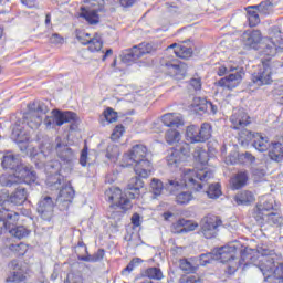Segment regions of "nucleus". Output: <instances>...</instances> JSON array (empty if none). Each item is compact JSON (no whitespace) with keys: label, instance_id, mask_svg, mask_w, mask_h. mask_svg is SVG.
<instances>
[{"label":"nucleus","instance_id":"nucleus-1","mask_svg":"<svg viewBox=\"0 0 283 283\" xmlns=\"http://www.w3.org/2000/svg\"><path fill=\"white\" fill-rule=\"evenodd\" d=\"M275 35L269 40V43L263 50L264 56L262 61V65L259 67L258 72L252 74V83L258 87H262V85H271L273 83V71L271 70V65L269 61H271V56H281L283 59V38L282 31L280 29H274Z\"/></svg>","mask_w":283,"mask_h":283},{"label":"nucleus","instance_id":"nucleus-2","mask_svg":"<svg viewBox=\"0 0 283 283\" xmlns=\"http://www.w3.org/2000/svg\"><path fill=\"white\" fill-rule=\"evenodd\" d=\"M211 178H213V171L207 168H184L180 169V178L169 179L166 188L170 193H176V191L184 189V187L193 191H202V182H209Z\"/></svg>","mask_w":283,"mask_h":283},{"label":"nucleus","instance_id":"nucleus-3","mask_svg":"<svg viewBox=\"0 0 283 283\" xmlns=\"http://www.w3.org/2000/svg\"><path fill=\"white\" fill-rule=\"evenodd\" d=\"M144 185L140 178L134 177L129 180L125 193L118 187H111L105 191V199L112 202L111 207H118L122 211H129L132 209V200L139 198L140 189H143Z\"/></svg>","mask_w":283,"mask_h":283},{"label":"nucleus","instance_id":"nucleus-4","mask_svg":"<svg viewBox=\"0 0 283 283\" xmlns=\"http://www.w3.org/2000/svg\"><path fill=\"white\" fill-rule=\"evenodd\" d=\"M122 167H134L136 176L149 178L151 176V161L147 159V147L136 144L132 149L123 155Z\"/></svg>","mask_w":283,"mask_h":283},{"label":"nucleus","instance_id":"nucleus-5","mask_svg":"<svg viewBox=\"0 0 283 283\" xmlns=\"http://www.w3.org/2000/svg\"><path fill=\"white\" fill-rule=\"evenodd\" d=\"M256 251L261 255L259 269L265 279L274 277L279 283H283V263L277 262L280 255L265 245L258 247Z\"/></svg>","mask_w":283,"mask_h":283},{"label":"nucleus","instance_id":"nucleus-6","mask_svg":"<svg viewBox=\"0 0 283 283\" xmlns=\"http://www.w3.org/2000/svg\"><path fill=\"white\" fill-rule=\"evenodd\" d=\"M21 214L19 212L12 211L10 209L0 208V235L3 233H11L14 238L19 240L28 238L30 235V230L25 227L19 224V219Z\"/></svg>","mask_w":283,"mask_h":283},{"label":"nucleus","instance_id":"nucleus-7","mask_svg":"<svg viewBox=\"0 0 283 283\" xmlns=\"http://www.w3.org/2000/svg\"><path fill=\"white\" fill-rule=\"evenodd\" d=\"M50 112L48 102L35 99L27 105V112L23 114V120L31 129H39L43 123V116Z\"/></svg>","mask_w":283,"mask_h":283},{"label":"nucleus","instance_id":"nucleus-8","mask_svg":"<svg viewBox=\"0 0 283 283\" xmlns=\"http://www.w3.org/2000/svg\"><path fill=\"white\" fill-rule=\"evenodd\" d=\"M235 245H224L214 251L216 260H220L222 264H228L227 273L229 275H233L240 269V264H242L240 259L235 258Z\"/></svg>","mask_w":283,"mask_h":283},{"label":"nucleus","instance_id":"nucleus-9","mask_svg":"<svg viewBox=\"0 0 283 283\" xmlns=\"http://www.w3.org/2000/svg\"><path fill=\"white\" fill-rule=\"evenodd\" d=\"M11 180L3 181L4 177H1L6 187H12L14 184L34 185L36 182V172L32 170V167H28L23 164L15 167L13 176H9Z\"/></svg>","mask_w":283,"mask_h":283},{"label":"nucleus","instance_id":"nucleus-10","mask_svg":"<svg viewBox=\"0 0 283 283\" xmlns=\"http://www.w3.org/2000/svg\"><path fill=\"white\" fill-rule=\"evenodd\" d=\"M186 138L189 143H207L211 138V124L203 123L201 127L196 125L188 126Z\"/></svg>","mask_w":283,"mask_h":283},{"label":"nucleus","instance_id":"nucleus-11","mask_svg":"<svg viewBox=\"0 0 283 283\" xmlns=\"http://www.w3.org/2000/svg\"><path fill=\"white\" fill-rule=\"evenodd\" d=\"M222 227V220L218 216L208 214L200 222V233L207 240L218 237V229Z\"/></svg>","mask_w":283,"mask_h":283},{"label":"nucleus","instance_id":"nucleus-12","mask_svg":"<svg viewBox=\"0 0 283 283\" xmlns=\"http://www.w3.org/2000/svg\"><path fill=\"white\" fill-rule=\"evenodd\" d=\"M76 40L82 45H87L90 52H101L103 49V39L98 33L92 34L85 31H76Z\"/></svg>","mask_w":283,"mask_h":283},{"label":"nucleus","instance_id":"nucleus-13","mask_svg":"<svg viewBox=\"0 0 283 283\" xmlns=\"http://www.w3.org/2000/svg\"><path fill=\"white\" fill-rule=\"evenodd\" d=\"M25 200H28V190L25 188H17L11 195L6 189L0 190V207H3L8 201L17 207H21Z\"/></svg>","mask_w":283,"mask_h":283},{"label":"nucleus","instance_id":"nucleus-14","mask_svg":"<svg viewBox=\"0 0 283 283\" xmlns=\"http://www.w3.org/2000/svg\"><path fill=\"white\" fill-rule=\"evenodd\" d=\"M53 116L46 117L44 119V125L46 129H54L55 127H61L65 125V123H70L72 120V112H61L59 109H54L52 112Z\"/></svg>","mask_w":283,"mask_h":283},{"label":"nucleus","instance_id":"nucleus-15","mask_svg":"<svg viewBox=\"0 0 283 283\" xmlns=\"http://www.w3.org/2000/svg\"><path fill=\"white\" fill-rule=\"evenodd\" d=\"M151 52H154V45H151V43L143 42L133 46L130 50H127L123 55V61H137V59H142L145 54H151Z\"/></svg>","mask_w":283,"mask_h":283},{"label":"nucleus","instance_id":"nucleus-16","mask_svg":"<svg viewBox=\"0 0 283 283\" xmlns=\"http://www.w3.org/2000/svg\"><path fill=\"white\" fill-rule=\"evenodd\" d=\"M160 64L161 67H165L169 76H172L174 78L180 81L184 76L187 75V64L179 62L178 60H174L170 62H166L165 60H163Z\"/></svg>","mask_w":283,"mask_h":283},{"label":"nucleus","instance_id":"nucleus-17","mask_svg":"<svg viewBox=\"0 0 283 283\" xmlns=\"http://www.w3.org/2000/svg\"><path fill=\"white\" fill-rule=\"evenodd\" d=\"M88 3L90 6L81 8V10H83L81 17H83L91 25H96V23L101 21L98 12H103V8H101L96 0H91Z\"/></svg>","mask_w":283,"mask_h":283},{"label":"nucleus","instance_id":"nucleus-18","mask_svg":"<svg viewBox=\"0 0 283 283\" xmlns=\"http://www.w3.org/2000/svg\"><path fill=\"white\" fill-rule=\"evenodd\" d=\"M10 271H13L11 275H9L6 280L7 283H20L25 282L28 280V276L25 275V271H23V268L19 265V261L13 260L9 263Z\"/></svg>","mask_w":283,"mask_h":283},{"label":"nucleus","instance_id":"nucleus-19","mask_svg":"<svg viewBox=\"0 0 283 283\" xmlns=\"http://www.w3.org/2000/svg\"><path fill=\"white\" fill-rule=\"evenodd\" d=\"M242 76L244 73L238 71L237 73H231L229 76H226L217 82L219 87H224L226 90H235L240 83H242Z\"/></svg>","mask_w":283,"mask_h":283},{"label":"nucleus","instance_id":"nucleus-20","mask_svg":"<svg viewBox=\"0 0 283 283\" xmlns=\"http://www.w3.org/2000/svg\"><path fill=\"white\" fill-rule=\"evenodd\" d=\"M230 123H232L233 129H242V127L251 124V117H249L244 109H235L230 117Z\"/></svg>","mask_w":283,"mask_h":283},{"label":"nucleus","instance_id":"nucleus-21","mask_svg":"<svg viewBox=\"0 0 283 283\" xmlns=\"http://www.w3.org/2000/svg\"><path fill=\"white\" fill-rule=\"evenodd\" d=\"M249 136L252 140V146L254 147V149H256V151H269L271 144L269 143V137L260 134V133H252L249 132Z\"/></svg>","mask_w":283,"mask_h":283},{"label":"nucleus","instance_id":"nucleus-22","mask_svg":"<svg viewBox=\"0 0 283 283\" xmlns=\"http://www.w3.org/2000/svg\"><path fill=\"white\" fill-rule=\"evenodd\" d=\"M55 151L61 160H69L72 156V149L70 148V137H57Z\"/></svg>","mask_w":283,"mask_h":283},{"label":"nucleus","instance_id":"nucleus-23","mask_svg":"<svg viewBox=\"0 0 283 283\" xmlns=\"http://www.w3.org/2000/svg\"><path fill=\"white\" fill-rule=\"evenodd\" d=\"M226 163L228 165H235L237 163H240L241 165H253L255 163V156L251 155V153L245 151L242 154H234L230 155L227 159Z\"/></svg>","mask_w":283,"mask_h":283},{"label":"nucleus","instance_id":"nucleus-24","mask_svg":"<svg viewBox=\"0 0 283 283\" xmlns=\"http://www.w3.org/2000/svg\"><path fill=\"white\" fill-rule=\"evenodd\" d=\"M193 107H195V112H203L207 114H218V106L213 105V103L205 98L196 97L193 99Z\"/></svg>","mask_w":283,"mask_h":283},{"label":"nucleus","instance_id":"nucleus-25","mask_svg":"<svg viewBox=\"0 0 283 283\" xmlns=\"http://www.w3.org/2000/svg\"><path fill=\"white\" fill-rule=\"evenodd\" d=\"M55 180L54 185H62L60 187V198H63L64 202H70L72 200V184L70 181L65 184V177L61 175H57Z\"/></svg>","mask_w":283,"mask_h":283},{"label":"nucleus","instance_id":"nucleus-26","mask_svg":"<svg viewBox=\"0 0 283 283\" xmlns=\"http://www.w3.org/2000/svg\"><path fill=\"white\" fill-rule=\"evenodd\" d=\"M241 41L247 48H255L262 41V32L259 30L245 31L241 36Z\"/></svg>","mask_w":283,"mask_h":283},{"label":"nucleus","instance_id":"nucleus-27","mask_svg":"<svg viewBox=\"0 0 283 283\" xmlns=\"http://www.w3.org/2000/svg\"><path fill=\"white\" fill-rule=\"evenodd\" d=\"M273 210V199H266L265 201H261L256 205L255 218L256 220H266V216H269V211Z\"/></svg>","mask_w":283,"mask_h":283},{"label":"nucleus","instance_id":"nucleus-28","mask_svg":"<svg viewBox=\"0 0 283 283\" xmlns=\"http://www.w3.org/2000/svg\"><path fill=\"white\" fill-rule=\"evenodd\" d=\"M167 50H172L174 54H176V56L179 59H191V55L193 54V49L186 46L185 44L174 43L168 46Z\"/></svg>","mask_w":283,"mask_h":283},{"label":"nucleus","instance_id":"nucleus-29","mask_svg":"<svg viewBox=\"0 0 283 283\" xmlns=\"http://www.w3.org/2000/svg\"><path fill=\"white\" fill-rule=\"evenodd\" d=\"M161 123L165 127H180L182 119H180V115L176 113H168L161 117Z\"/></svg>","mask_w":283,"mask_h":283},{"label":"nucleus","instance_id":"nucleus-30","mask_svg":"<svg viewBox=\"0 0 283 283\" xmlns=\"http://www.w3.org/2000/svg\"><path fill=\"white\" fill-rule=\"evenodd\" d=\"M248 181L249 174L247 171H240L231 179V188L234 190L242 189V187L247 186Z\"/></svg>","mask_w":283,"mask_h":283},{"label":"nucleus","instance_id":"nucleus-31","mask_svg":"<svg viewBox=\"0 0 283 283\" xmlns=\"http://www.w3.org/2000/svg\"><path fill=\"white\" fill-rule=\"evenodd\" d=\"M245 10L250 28H255L260 23V11L255 6L248 7Z\"/></svg>","mask_w":283,"mask_h":283},{"label":"nucleus","instance_id":"nucleus-32","mask_svg":"<svg viewBox=\"0 0 283 283\" xmlns=\"http://www.w3.org/2000/svg\"><path fill=\"white\" fill-rule=\"evenodd\" d=\"M3 169H17L19 167V160L17 159V156L12 153H7L1 161Z\"/></svg>","mask_w":283,"mask_h":283},{"label":"nucleus","instance_id":"nucleus-33","mask_svg":"<svg viewBox=\"0 0 283 283\" xmlns=\"http://www.w3.org/2000/svg\"><path fill=\"white\" fill-rule=\"evenodd\" d=\"M237 205H251V202H255V196L253 192L249 190H244L239 192L234 198Z\"/></svg>","mask_w":283,"mask_h":283},{"label":"nucleus","instance_id":"nucleus-34","mask_svg":"<svg viewBox=\"0 0 283 283\" xmlns=\"http://www.w3.org/2000/svg\"><path fill=\"white\" fill-rule=\"evenodd\" d=\"M254 8H256L262 17H268V14L273 12V2L271 0H265L260 4L254 6Z\"/></svg>","mask_w":283,"mask_h":283},{"label":"nucleus","instance_id":"nucleus-35","mask_svg":"<svg viewBox=\"0 0 283 283\" xmlns=\"http://www.w3.org/2000/svg\"><path fill=\"white\" fill-rule=\"evenodd\" d=\"M118 156H120V149L115 144H109L106 149V158L111 163H116L118 160Z\"/></svg>","mask_w":283,"mask_h":283},{"label":"nucleus","instance_id":"nucleus-36","mask_svg":"<svg viewBox=\"0 0 283 283\" xmlns=\"http://www.w3.org/2000/svg\"><path fill=\"white\" fill-rule=\"evenodd\" d=\"M180 153L178 150H172L168 156H167V163L168 167L170 169H176L177 167L180 166Z\"/></svg>","mask_w":283,"mask_h":283},{"label":"nucleus","instance_id":"nucleus-37","mask_svg":"<svg viewBox=\"0 0 283 283\" xmlns=\"http://www.w3.org/2000/svg\"><path fill=\"white\" fill-rule=\"evenodd\" d=\"M193 158L197 163H200V165H202V167H205V165H207V163H209V154L202 148H197L193 151Z\"/></svg>","mask_w":283,"mask_h":283},{"label":"nucleus","instance_id":"nucleus-38","mask_svg":"<svg viewBox=\"0 0 283 283\" xmlns=\"http://www.w3.org/2000/svg\"><path fill=\"white\" fill-rule=\"evenodd\" d=\"M38 209L40 213H45V211H50V209H54V200H52V197H44L39 202Z\"/></svg>","mask_w":283,"mask_h":283},{"label":"nucleus","instance_id":"nucleus-39","mask_svg":"<svg viewBox=\"0 0 283 283\" xmlns=\"http://www.w3.org/2000/svg\"><path fill=\"white\" fill-rule=\"evenodd\" d=\"M78 260H82L83 262H101L103 258H105V250L99 249L95 254L93 255H86V256H77Z\"/></svg>","mask_w":283,"mask_h":283},{"label":"nucleus","instance_id":"nucleus-40","mask_svg":"<svg viewBox=\"0 0 283 283\" xmlns=\"http://www.w3.org/2000/svg\"><path fill=\"white\" fill-rule=\"evenodd\" d=\"M145 277L149 280H163L165 276L163 275V271L159 268H148L144 272Z\"/></svg>","mask_w":283,"mask_h":283},{"label":"nucleus","instance_id":"nucleus-41","mask_svg":"<svg viewBox=\"0 0 283 283\" xmlns=\"http://www.w3.org/2000/svg\"><path fill=\"white\" fill-rule=\"evenodd\" d=\"M208 198L216 200L222 196V190L220 189V184H211L206 191Z\"/></svg>","mask_w":283,"mask_h":283},{"label":"nucleus","instance_id":"nucleus-42","mask_svg":"<svg viewBox=\"0 0 283 283\" xmlns=\"http://www.w3.org/2000/svg\"><path fill=\"white\" fill-rule=\"evenodd\" d=\"M261 220H265V222H268L269 224H274L275 227H282L283 224V218L282 216H280V213L271 212L270 214L265 216V219Z\"/></svg>","mask_w":283,"mask_h":283},{"label":"nucleus","instance_id":"nucleus-43","mask_svg":"<svg viewBox=\"0 0 283 283\" xmlns=\"http://www.w3.org/2000/svg\"><path fill=\"white\" fill-rule=\"evenodd\" d=\"M191 200H193V193L189 191H182L176 196L177 205H189Z\"/></svg>","mask_w":283,"mask_h":283},{"label":"nucleus","instance_id":"nucleus-44","mask_svg":"<svg viewBox=\"0 0 283 283\" xmlns=\"http://www.w3.org/2000/svg\"><path fill=\"white\" fill-rule=\"evenodd\" d=\"M166 143H168V145H176V143H180V133L176 129H169L166 133Z\"/></svg>","mask_w":283,"mask_h":283},{"label":"nucleus","instance_id":"nucleus-45","mask_svg":"<svg viewBox=\"0 0 283 283\" xmlns=\"http://www.w3.org/2000/svg\"><path fill=\"white\" fill-rule=\"evenodd\" d=\"M10 251L15 253L18 258H21L24 253H28V244L25 243H19V244H11L9 247Z\"/></svg>","mask_w":283,"mask_h":283},{"label":"nucleus","instance_id":"nucleus-46","mask_svg":"<svg viewBox=\"0 0 283 283\" xmlns=\"http://www.w3.org/2000/svg\"><path fill=\"white\" fill-rule=\"evenodd\" d=\"M179 268L181 271H185V273H195L196 271V265H193V263L187 259H181L179 261Z\"/></svg>","mask_w":283,"mask_h":283},{"label":"nucleus","instance_id":"nucleus-47","mask_svg":"<svg viewBox=\"0 0 283 283\" xmlns=\"http://www.w3.org/2000/svg\"><path fill=\"white\" fill-rule=\"evenodd\" d=\"M104 118L107 123H116V120H118V113H116L114 108L108 107L104 111Z\"/></svg>","mask_w":283,"mask_h":283},{"label":"nucleus","instance_id":"nucleus-48","mask_svg":"<svg viewBox=\"0 0 283 283\" xmlns=\"http://www.w3.org/2000/svg\"><path fill=\"white\" fill-rule=\"evenodd\" d=\"M216 260V252L214 253H206L199 256V263L201 266H207V264H211Z\"/></svg>","mask_w":283,"mask_h":283},{"label":"nucleus","instance_id":"nucleus-49","mask_svg":"<svg viewBox=\"0 0 283 283\" xmlns=\"http://www.w3.org/2000/svg\"><path fill=\"white\" fill-rule=\"evenodd\" d=\"M150 188L154 196H160V193H163V181L153 179L150 182Z\"/></svg>","mask_w":283,"mask_h":283},{"label":"nucleus","instance_id":"nucleus-50","mask_svg":"<svg viewBox=\"0 0 283 283\" xmlns=\"http://www.w3.org/2000/svg\"><path fill=\"white\" fill-rule=\"evenodd\" d=\"M142 262H143V259H140V258H135V259H133L129 263H128V265L126 266V269H124L123 270V275H126L127 273H132V271H134V269L136 268V266H138L139 264H142Z\"/></svg>","mask_w":283,"mask_h":283},{"label":"nucleus","instance_id":"nucleus-51","mask_svg":"<svg viewBox=\"0 0 283 283\" xmlns=\"http://www.w3.org/2000/svg\"><path fill=\"white\" fill-rule=\"evenodd\" d=\"M235 70H238V65H231V64H227V65H222L218 69V76H224V74H229V72H235Z\"/></svg>","mask_w":283,"mask_h":283},{"label":"nucleus","instance_id":"nucleus-52","mask_svg":"<svg viewBox=\"0 0 283 283\" xmlns=\"http://www.w3.org/2000/svg\"><path fill=\"white\" fill-rule=\"evenodd\" d=\"M88 163H90V157L87 153V144H84V148L82 149L80 155V165H82V167H87Z\"/></svg>","mask_w":283,"mask_h":283},{"label":"nucleus","instance_id":"nucleus-53","mask_svg":"<svg viewBox=\"0 0 283 283\" xmlns=\"http://www.w3.org/2000/svg\"><path fill=\"white\" fill-rule=\"evenodd\" d=\"M49 43H51V45H63V43H65V38L61 36L59 33H53L49 38Z\"/></svg>","mask_w":283,"mask_h":283},{"label":"nucleus","instance_id":"nucleus-54","mask_svg":"<svg viewBox=\"0 0 283 283\" xmlns=\"http://www.w3.org/2000/svg\"><path fill=\"white\" fill-rule=\"evenodd\" d=\"M123 134H125V127H123L122 125L116 126L113 130L111 138L113 140H117V138H120V136H123Z\"/></svg>","mask_w":283,"mask_h":283},{"label":"nucleus","instance_id":"nucleus-55","mask_svg":"<svg viewBox=\"0 0 283 283\" xmlns=\"http://www.w3.org/2000/svg\"><path fill=\"white\" fill-rule=\"evenodd\" d=\"M190 86L196 92H200L202 90V81L200 80V77H193L190 80Z\"/></svg>","mask_w":283,"mask_h":283},{"label":"nucleus","instance_id":"nucleus-56","mask_svg":"<svg viewBox=\"0 0 283 283\" xmlns=\"http://www.w3.org/2000/svg\"><path fill=\"white\" fill-rule=\"evenodd\" d=\"M22 6H25V8L29 9H36L39 8V0H20Z\"/></svg>","mask_w":283,"mask_h":283},{"label":"nucleus","instance_id":"nucleus-57","mask_svg":"<svg viewBox=\"0 0 283 283\" xmlns=\"http://www.w3.org/2000/svg\"><path fill=\"white\" fill-rule=\"evenodd\" d=\"M13 134L17 137V143H25V140H28V134L19 133V129H14Z\"/></svg>","mask_w":283,"mask_h":283},{"label":"nucleus","instance_id":"nucleus-58","mask_svg":"<svg viewBox=\"0 0 283 283\" xmlns=\"http://www.w3.org/2000/svg\"><path fill=\"white\" fill-rule=\"evenodd\" d=\"M179 283H198V279L193 275H184L180 277Z\"/></svg>","mask_w":283,"mask_h":283},{"label":"nucleus","instance_id":"nucleus-59","mask_svg":"<svg viewBox=\"0 0 283 283\" xmlns=\"http://www.w3.org/2000/svg\"><path fill=\"white\" fill-rule=\"evenodd\" d=\"M196 229H198V224L188 223L186 227L181 228L178 232L179 233H189V231H196Z\"/></svg>","mask_w":283,"mask_h":283},{"label":"nucleus","instance_id":"nucleus-60","mask_svg":"<svg viewBox=\"0 0 283 283\" xmlns=\"http://www.w3.org/2000/svg\"><path fill=\"white\" fill-rule=\"evenodd\" d=\"M122 8H132L136 0H115Z\"/></svg>","mask_w":283,"mask_h":283},{"label":"nucleus","instance_id":"nucleus-61","mask_svg":"<svg viewBox=\"0 0 283 283\" xmlns=\"http://www.w3.org/2000/svg\"><path fill=\"white\" fill-rule=\"evenodd\" d=\"M177 151H179L184 156H189V144L187 143L181 144V146L179 147V149H177Z\"/></svg>","mask_w":283,"mask_h":283},{"label":"nucleus","instance_id":"nucleus-62","mask_svg":"<svg viewBox=\"0 0 283 283\" xmlns=\"http://www.w3.org/2000/svg\"><path fill=\"white\" fill-rule=\"evenodd\" d=\"M132 224H134V227H138L140 224V214L138 213L133 214Z\"/></svg>","mask_w":283,"mask_h":283},{"label":"nucleus","instance_id":"nucleus-63","mask_svg":"<svg viewBox=\"0 0 283 283\" xmlns=\"http://www.w3.org/2000/svg\"><path fill=\"white\" fill-rule=\"evenodd\" d=\"M116 179H117V176L116 175H111V174H108V175H106V179H105V181L106 182H108L109 185H112V182H116Z\"/></svg>","mask_w":283,"mask_h":283},{"label":"nucleus","instance_id":"nucleus-64","mask_svg":"<svg viewBox=\"0 0 283 283\" xmlns=\"http://www.w3.org/2000/svg\"><path fill=\"white\" fill-rule=\"evenodd\" d=\"M73 283H83V276L73 277Z\"/></svg>","mask_w":283,"mask_h":283}]
</instances>
